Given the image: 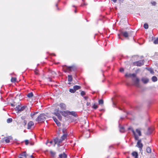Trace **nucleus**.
Masks as SVG:
<instances>
[{"label":"nucleus","instance_id":"nucleus-1","mask_svg":"<svg viewBox=\"0 0 158 158\" xmlns=\"http://www.w3.org/2000/svg\"><path fill=\"white\" fill-rule=\"evenodd\" d=\"M131 131L134 135L135 139V140H138L136 146L139 148L140 151H141L143 147V144L141 143V139H139V138L138 136L135 133V131L133 129L131 130Z\"/></svg>","mask_w":158,"mask_h":158},{"label":"nucleus","instance_id":"nucleus-2","mask_svg":"<svg viewBox=\"0 0 158 158\" xmlns=\"http://www.w3.org/2000/svg\"><path fill=\"white\" fill-rule=\"evenodd\" d=\"M46 117L45 114H41L36 118V121L40 123L43 122L45 120Z\"/></svg>","mask_w":158,"mask_h":158},{"label":"nucleus","instance_id":"nucleus-3","mask_svg":"<svg viewBox=\"0 0 158 158\" xmlns=\"http://www.w3.org/2000/svg\"><path fill=\"white\" fill-rule=\"evenodd\" d=\"M61 114L65 117L67 115H71L74 116H76L77 114L74 111H70L68 110L64 111V112H60Z\"/></svg>","mask_w":158,"mask_h":158},{"label":"nucleus","instance_id":"nucleus-4","mask_svg":"<svg viewBox=\"0 0 158 158\" xmlns=\"http://www.w3.org/2000/svg\"><path fill=\"white\" fill-rule=\"evenodd\" d=\"M132 81L133 84L134 85L137 87H139L140 84L139 83V80L136 77V75L135 76L133 77L132 78Z\"/></svg>","mask_w":158,"mask_h":158},{"label":"nucleus","instance_id":"nucleus-5","mask_svg":"<svg viewBox=\"0 0 158 158\" xmlns=\"http://www.w3.org/2000/svg\"><path fill=\"white\" fill-rule=\"evenodd\" d=\"M64 67H65V69H64V71L65 72H71L72 71H74L76 69L75 67L74 66H67L65 65Z\"/></svg>","mask_w":158,"mask_h":158},{"label":"nucleus","instance_id":"nucleus-6","mask_svg":"<svg viewBox=\"0 0 158 158\" xmlns=\"http://www.w3.org/2000/svg\"><path fill=\"white\" fill-rule=\"evenodd\" d=\"M61 112L63 111H60L59 108H58L55 110V112L53 113L54 114L58 117V118L60 120H61L62 119V117L60 114H61L60 113Z\"/></svg>","mask_w":158,"mask_h":158},{"label":"nucleus","instance_id":"nucleus-7","mask_svg":"<svg viewBox=\"0 0 158 158\" xmlns=\"http://www.w3.org/2000/svg\"><path fill=\"white\" fill-rule=\"evenodd\" d=\"M25 108L26 106H22L21 105H19L16 107L15 110L16 111H17V113H20Z\"/></svg>","mask_w":158,"mask_h":158},{"label":"nucleus","instance_id":"nucleus-8","mask_svg":"<svg viewBox=\"0 0 158 158\" xmlns=\"http://www.w3.org/2000/svg\"><path fill=\"white\" fill-rule=\"evenodd\" d=\"M54 146H55L56 144H57L58 146L59 147L61 145V143L63 141L60 138L59 139L57 137L54 139Z\"/></svg>","mask_w":158,"mask_h":158},{"label":"nucleus","instance_id":"nucleus-9","mask_svg":"<svg viewBox=\"0 0 158 158\" xmlns=\"http://www.w3.org/2000/svg\"><path fill=\"white\" fill-rule=\"evenodd\" d=\"M144 63L143 60H139L133 63L134 65L138 66H141L143 65Z\"/></svg>","mask_w":158,"mask_h":158},{"label":"nucleus","instance_id":"nucleus-10","mask_svg":"<svg viewBox=\"0 0 158 158\" xmlns=\"http://www.w3.org/2000/svg\"><path fill=\"white\" fill-rule=\"evenodd\" d=\"M59 106H60L61 110H65L66 109V106L65 104L63 103H60Z\"/></svg>","mask_w":158,"mask_h":158},{"label":"nucleus","instance_id":"nucleus-11","mask_svg":"<svg viewBox=\"0 0 158 158\" xmlns=\"http://www.w3.org/2000/svg\"><path fill=\"white\" fill-rule=\"evenodd\" d=\"M141 80L142 82L145 84L147 83L149 81L148 78L145 77L142 78Z\"/></svg>","mask_w":158,"mask_h":158},{"label":"nucleus","instance_id":"nucleus-12","mask_svg":"<svg viewBox=\"0 0 158 158\" xmlns=\"http://www.w3.org/2000/svg\"><path fill=\"white\" fill-rule=\"evenodd\" d=\"M135 132L138 137L139 136H140L141 135L140 129L139 128L136 129V132Z\"/></svg>","mask_w":158,"mask_h":158},{"label":"nucleus","instance_id":"nucleus-13","mask_svg":"<svg viewBox=\"0 0 158 158\" xmlns=\"http://www.w3.org/2000/svg\"><path fill=\"white\" fill-rule=\"evenodd\" d=\"M135 73H133L132 74H131L130 73H126L125 75V76L126 77H132V78L135 77Z\"/></svg>","mask_w":158,"mask_h":158},{"label":"nucleus","instance_id":"nucleus-14","mask_svg":"<svg viewBox=\"0 0 158 158\" xmlns=\"http://www.w3.org/2000/svg\"><path fill=\"white\" fill-rule=\"evenodd\" d=\"M53 119L58 126H60V122L55 117H53Z\"/></svg>","mask_w":158,"mask_h":158},{"label":"nucleus","instance_id":"nucleus-15","mask_svg":"<svg viewBox=\"0 0 158 158\" xmlns=\"http://www.w3.org/2000/svg\"><path fill=\"white\" fill-rule=\"evenodd\" d=\"M67 155L64 152L59 155V158H67Z\"/></svg>","mask_w":158,"mask_h":158},{"label":"nucleus","instance_id":"nucleus-16","mask_svg":"<svg viewBox=\"0 0 158 158\" xmlns=\"http://www.w3.org/2000/svg\"><path fill=\"white\" fill-rule=\"evenodd\" d=\"M34 123L32 121L29 122L27 124V128L28 129H30L31 127L34 125Z\"/></svg>","mask_w":158,"mask_h":158},{"label":"nucleus","instance_id":"nucleus-17","mask_svg":"<svg viewBox=\"0 0 158 158\" xmlns=\"http://www.w3.org/2000/svg\"><path fill=\"white\" fill-rule=\"evenodd\" d=\"M122 35L125 37L127 38L128 37L129 35L127 31H123L121 32Z\"/></svg>","mask_w":158,"mask_h":158},{"label":"nucleus","instance_id":"nucleus-18","mask_svg":"<svg viewBox=\"0 0 158 158\" xmlns=\"http://www.w3.org/2000/svg\"><path fill=\"white\" fill-rule=\"evenodd\" d=\"M53 143V141H49L48 140H47L46 143V144L49 147L51 145H52Z\"/></svg>","mask_w":158,"mask_h":158},{"label":"nucleus","instance_id":"nucleus-19","mask_svg":"<svg viewBox=\"0 0 158 158\" xmlns=\"http://www.w3.org/2000/svg\"><path fill=\"white\" fill-rule=\"evenodd\" d=\"M19 156H21L23 157L26 158L27 157L26 152H23L19 155Z\"/></svg>","mask_w":158,"mask_h":158},{"label":"nucleus","instance_id":"nucleus-20","mask_svg":"<svg viewBox=\"0 0 158 158\" xmlns=\"http://www.w3.org/2000/svg\"><path fill=\"white\" fill-rule=\"evenodd\" d=\"M67 134H64L61 137L60 139H62L63 141L67 137Z\"/></svg>","mask_w":158,"mask_h":158},{"label":"nucleus","instance_id":"nucleus-21","mask_svg":"<svg viewBox=\"0 0 158 158\" xmlns=\"http://www.w3.org/2000/svg\"><path fill=\"white\" fill-rule=\"evenodd\" d=\"M132 155L135 157V158H138V155L137 152H133L132 153Z\"/></svg>","mask_w":158,"mask_h":158},{"label":"nucleus","instance_id":"nucleus-22","mask_svg":"<svg viewBox=\"0 0 158 158\" xmlns=\"http://www.w3.org/2000/svg\"><path fill=\"white\" fill-rule=\"evenodd\" d=\"M73 88L74 89L75 91L81 88V87L78 85H75L73 87Z\"/></svg>","mask_w":158,"mask_h":158},{"label":"nucleus","instance_id":"nucleus-23","mask_svg":"<svg viewBox=\"0 0 158 158\" xmlns=\"http://www.w3.org/2000/svg\"><path fill=\"white\" fill-rule=\"evenodd\" d=\"M68 80L69 82H71L72 81V77L71 75H68Z\"/></svg>","mask_w":158,"mask_h":158},{"label":"nucleus","instance_id":"nucleus-24","mask_svg":"<svg viewBox=\"0 0 158 158\" xmlns=\"http://www.w3.org/2000/svg\"><path fill=\"white\" fill-rule=\"evenodd\" d=\"M152 81L154 82H155L157 81V78L156 76H153L152 78Z\"/></svg>","mask_w":158,"mask_h":158},{"label":"nucleus","instance_id":"nucleus-25","mask_svg":"<svg viewBox=\"0 0 158 158\" xmlns=\"http://www.w3.org/2000/svg\"><path fill=\"white\" fill-rule=\"evenodd\" d=\"M92 107L96 109L98 107V104L97 103H94L92 106Z\"/></svg>","mask_w":158,"mask_h":158},{"label":"nucleus","instance_id":"nucleus-26","mask_svg":"<svg viewBox=\"0 0 158 158\" xmlns=\"http://www.w3.org/2000/svg\"><path fill=\"white\" fill-rule=\"evenodd\" d=\"M27 96L29 98H31L33 96V94L31 92L28 94Z\"/></svg>","mask_w":158,"mask_h":158},{"label":"nucleus","instance_id":"nucleus-27","mask_svg":"<svg viewBox=\"0 0 158 158\" xmlns=\"http://www.w3.org/2000/svg\"><path fill=\"white\" fill-rule=\"evenodd\" d=\"M147 152L148 153H150L151 152V149L150 148L148 147L146 149Z\"/></svg>","mask_w":158,"mask_h":158},{"label":"nucleus","instance_id":"nucleus-28","mask_svg":"<svg viewBox=\"0 0 158 158\" xmlns=\"http://www.w3.org/2000/svg\"><path fill=\"white\" fill-rule=\"evenodd\" d=\"M143 27L146 29H148V25L147 23H145L143 25Z\"/></svg>","mask_w":158,"mask_h":158},{"label":"nucleus","instance_id":"nucleus-29","mask_svg":"<svg viewBox=\"0 0 158 158\" xmlns=\"http://www.w3.org/2000/svg\"><path fill=\"white\" fill-rule=\"evenodd\" d=\"M50 153L51 154V156L52 157H54L55 155V152L52 151H51L50 152Z\"/></svg>","mask_w":158,"mask_h":158},{"label":"nucleus","instance_id":"nucleus-30","mask_svg":"<svg viewBox=\"0 0 158 158\" xmlns=\"http://www.w3.org/2000/svg\"><path fill=\"white\" fill-rule=\"evenodd\" d=\"M69 91L72 93H74L76 92L73 88V89H69Z\"/></svg>","mask_w":158,"mask_h":158},{"label":"nucleus","instance_id":"nucleus-31","mask_svg":"<svg viewBox=\"0 0 158 158\" xmlns=\"http://www.w3.org/2000/svg\"><path fill=\"white\" fill-rule=\"evenodd\" d=\"M12 121V119L11 118H9L7 120V122L8 123L11 122Z\"/></svg>","mask_w":158,"mask_h":158},{"label":"nucleus","instance_id":"nucleus-32","mask_svg":"<svg viewBox=\"0 0 158 158\" xmlns=\"http://www.w3.org/2000/svg\"><path fill=\"white\" fill-rule=\"evenodd\" d=\"M120 131L121 132H124V130L123 127H121L120 128Z\"/></svg>","mask_w":158,"mask_h":158},{"label":"nucleus","instance_id":"nucleus-33","mask_svg":"<svg viewBox=\"0 0 158 158\" xmlns=\"http://www.w3.org/2000/svg\"><path fill=\"white\" fill-rule=\"evenodd\" d=\"M16 78L15 77H12L11 81L12 82H14L16 81Z\"/></svg>","mask_w":158,"mask_h":158},{"label":"nucleus","instance_id":"nucleus-34","mask_svg":"<svg viewBox=\"0 0 158 158\" xmlns=\"http://www.w3.org/2000/svg\"><path fill=\"white\" fill-rule=\"evenodd\" d=\"M154 43L155 44H158V38H157L156 39L154 40Z\"/></svg>","mask_w":158,"mask_h":158},{"label":"nucleus","instance_id":"nucleus-35","mask_svg":"<svg viewBox=\"0 0 158 158\" xmlns=\"http://www.w3.org/2000/svg\"><path fill=\"white\" fill-rule=\"evenodd\" d=\"M98 103L99 104H102L103 103V100L102 99H100L99 100Z\"/></svg>","mask_w":158,"mask_h":158},{"label":"nucleus","instance_id":"nucleus-36","mask_svg":"<svg viewBox=\"0 0 158 158\" xmlns=\"http://www.w3.org/2000/svg\"><path fill=\"white\" fill-rule=\"evenodd\" d=\"M85 92L83 91H82L81 92V94L82 96H83V95H85Z\"/></svg>","mask_w":158,"mask_h":158},{"label":"nucleus","instance_id":"nucleus-37","mask_svg":"<svg viewBox=\"0 0 158 158\" xmlns=\"http://www.w3.org/2000/svg\"><path fill=\"white\" fill-rule=\"evenodd\" d=\"M151 4L152 5L155 6L156 4V3L155 2L152 1L151 2Z\"/></svg>","mask_w":158,"mask_h":158},{"label":"nucleus","instance_id":"nucleus-38","mask_svg":"<svg viewBox=\"0 0 158 158\" xmlns=\"http://www.w3.org/2000/svg\"><path fill=\"white\" fill-rule=\"evenodd\" d=\"M5 141L6 143H8L10 142V140L8 138H7L5 139Z\"/></svg>","mask_w":158,"mask_h":158},{"label":"nucleus","instance_id":"nucleus-39","mask_svg":"<svg viewBox=\"0 0 158 158\" xmlns=\"http://www.w3.org/2000/svg\"><path fill=\"white\" fill-rule=\"evenodd\" d=\"M149 70L150 71V73H153V70L152 69H149Z\"/></svg>","mask_w":158,"mask_h":158},{"label":"nucleus","instance_id":"nucleus-40","mask_svg":"<svg viewBox=\"0 0 158 158\" xmlns=\"http://www.w3.org/2000/svg\"><path fill=\"white\" fill-rule=\"evenodd\" d=\"M25 144L27 145L29 143V141L28 140H26L25 141Z\"/></svg>","mask_w":158,"mask_h":158},{"label":"nucleus","instance_id":"nucleus-41","mask_svg":"<svg viewBox=\"0 0 158 158\" xmlns=\"http://www.w3.org/2000/svg\"><path fill=\"white\" fill-rule=\"evenodd\" d=\"M35 115L34 113H31V118H33V117L34 115Z\"/></svg>","mask_w":158,"mask_h":158},{"label":"nucleus","instance_id":"nucleus-42","mask_svg":"<svg viewBox=\"0 0 158 158\" xmlns=\"http://www.w3.org/2000/svg\"><path fill=\"white\" fill-rule=\"evenodd\" d=\"M119 71L120 72H123L124 71V69L123 68H121L120 69Z\"/></svg>","mask_w":158,"mask_h":158},{"label":"nucleus","instance_id":"nucleus-43","mask_svg":"<svg viewBox=\"0 0 158 158\" xmlns=\"http://www.w3.org/2000/svg\"><path fill=\"white\" fill-rule=\"evenodd\" d=\"M88 133V135L87 136H86L85 137L87 138H88V137H89V131H87V132Z\"/></svg>","mask_w":158,"mask_h":158},{"label":"nucleus","instance_id":"nucleus-44","mask_svg":"<svg viewBox=\"0 0 158 158\" xmlns=\"http://www.w3.org/2000/svg\"><path fill=\"white\" fill-rule=\"evenodd\" d=\"M90 102H87V103H86V105L87 106H89L90 105Z\"/></svg>","mask_w":158,"mask_h":158},{"label":"nucleus","instance_id":"nucleus-45","mask_svg":"<svg viewBox=\"0 0 158 158\" xmlns=\"http://www.w3.org/2000/svg\"><path fill=\"white\" fill-rule=\"evenodd\" d=\"M84 98L85 99V100H87V99H88V97H86V96H85V97H84Z\"/></svg>","mask_w":158,"mask_h":158},{"label":"nucleus","instance_id":"nucleus-46","mask_svg":"<svg viewBox=\"0 0 158 158\" xmlns=\"http://www.w3.org/2000/svg\"><path fill=\"white\" fill-rule=\"evenodd\" d=\"M35 72L36 74H38V72L37 71H35Z\"/></svg>","mask_w":158,"mask_h":158},{"label":"nucleus","instance_id":"nucleus-47","mask_svg":"<svg viewBox=\"0 0 158 158\" xmlns=\"http://www.w3.org/2000/svg\"><path fill=\"white\" fill-rule=\"evenodd\" d=\"M112 1H113V2H116L117 1V0H111Z\"/></svg>","mask_w":158,"mask_h":158},{"label":"nucleus","instance_id":"nucleus-48","mask_svg":"<svg viewBox=\"0 0 158 158\" xmlns=\"http://www.w3.org/2000/svg\"><path fill=\"white\" fill-rule=\"evenodd\" d=\"M38 113V112H34V114H37Z\"/></svg>","mask_w":158,"mask_h":158},{"label":"nucleus","instance_id":"nucleus-49","mask_svg":"<svg viewBox=\"0 0 158 158\" xmlns=\"http://www.w3.org/2000/svg\"><path fill=\"white\" fill-rule=\"evenodd\" d=\"M11 106H14V105L13 104H11Z\"/></svg>","mask_w":158,"mask_h":158},{"label":"nucleus","instance_id":"nucleus-50","mask_svg":"<svg viewBox=\"0 0 158 158\" xmlns=\"http://www.w3.org/2000/svg\"><path fill=\"white\" fill-rule=\"evenodd\" d=\"M31 158H34V157H33V156L32 155H31Z\"/></svg>","mask_w":158,"mask_h":158},{"label":"nucleus","instance_id":"nucleus-51","mask_svg":"<svg viewBox=\"0 0 158 158\" xmlns=\"http://www.w3.org/2000/svg\"><path fill=\"white\" fill-rule=\"evenodd\" d=\"M74 12L75 13H76V10H74Z\"/></svg>","mask_w":158,"mask_h":158},{"label":"nucleus","instance_id":"nucleus-52","mask_svg":"<svg viewBox=\"0 0 158 158\" xmlns=\"http://www.w3.org/2000/svg\"><path fill=\"white\" fill-rule=\"evenodd\" d=\"M118 38H119V39H121V40H122V38H120L119 36V37H118Z\"/></svg>","mask_w":158,"mask_h":158},{"label":"nucleus","instance_id":"nucleus-53","mask_svg":"<svg viewBox=\"0 0 158 158\" xmlns=\"http://www.w3.org/2000/svg\"><path fill=\"white\" fill-rule=\"evenodd\" d=\"M74 6V7L76 8V7L75 6Z\"/></svg>","mask_w":158,"mask_h":158}]
</instances>
